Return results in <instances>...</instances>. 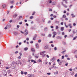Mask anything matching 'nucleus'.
I'll return each instance as SVG.
<instances>
[{
    "mask_svg": "<svg viewBox=\"0 0 77 77\" xmlns=\"http://www.w3.org/2000/svg\"><path fill=\"white\" fill-rule=\"evenodd\" d=\"M24 32L25 33L24 35L25 36H26V35H28V33H29V31H28V30H27V29H26L24 31Z\"/></svg>",
    "mask_w": 77,
    "mask_h": 77,
    "instance_id": "1",
    "label": "nucleus"
},
{
    "mask_svg": "<svg viewBox=\"0 0 77 77\" xmlns=\"http://www.w3.org/2000/svg\"><path fill=\"white\" fill-rule=\"evenodd\" d=\"M3 74L4 76H7V72L5 70L3 71Z\"/></svg>",
    "mask_w": 77,
    "mask_h": 77,
    "instance_id": "2",
    "label": "nucleus"
},
{
    "mask_svg": "<svg viewBox=\"0 0 77 77\" xmlns=\"http://www.w3.org/2000/svg\"><path fill=\"white\" fill-rule=\"evenodd\" d=\"M16 65L14 63H12L11 64V67H12V69H14L15 68Z\"/></svg>",
    "mask_w": 77,
    "mask_h": 77,
    "instance_id": "3",
    "label": "nucleus"
},
{
    "mask_svg": "<svg viewBox=\"0 0 77 77\" xmlns=\"http://www.w3.org/2000/svg\"><path fill=\"white\" fill-rule=\"evenodd\" d=\"M72 52L74 54H77V50H73L72 51Z\"/></svg>",
    "mask_w": 77,
    "mask_h": 77,
    "instance_id": "4",
    "label": "nucleus"
},
{
    "mask_svg": "<svg viewBox=\"0 0 77 77\" xmlns=\"http://www.w3.org/2000/svg\"><path fill=\"white\" fill-rule=\"evenodd\" d=\"M53 33L54 35L53 36V38H55V35H56L57 33L55 32H54Z\"/></svg>",
    "mask_w": 77,
    "mask_h": 77,
    "instance_id": "5",
    "label": "nucleus"
},
{
    "mask_svg": "<svg viewBox=\"0 0 77 77\" xmlns=\"http://www.w3.org/2000/svg\"><path fill=\"white\" fill-rule=\"evenodd\" d=\"M45 51H43L42 52H41L40 53V55H41V56H42V55H43V54H45Z\"/></svg>",
    "mask_w": 77,
    "mask_h": 77,
    "instance_id": "6",
    "label": "nucleus"
},
{
    "mask_svg": "<svg viewBox=\"0 0 77 77\" xmlns=\"http://www.w3.org/2000/svg\"><path fill=\"white\" fill-rule=\"evenodd\" d=\"M6 26L7 27L8 29H10L11 28V25L9 24H7Z\"/></svg>",
    "mask_w": 77,
    "mask_h": 77,
    "instance_id": "7",
    "label": "nucleus"
},
{
    "mask_svg": "<svg viewBox=\"0 0 77 77\" xmlns=\"http://www.w3.org/2000/svg\"><path fill=\"white\" fill-rule=\"evenodd\" d=\"M14 35L15 36H17L18 33L16 31H14Z\"/></svg>",
    "mask_w": 77,
    "mask_h": 77,
    "instance_id": "8",
    "label": "nucleus"
},
{
    "mask_svg": "<svg viewBox=\"0 0 77 77\" xmlns=\"http://www.w3.org/2000/svg\"><path fill=\"white\" fill-rule=\"evenodd\" d=\"M57 39H61L62 38V37H61V36L58 35L57 37Z\"/></svg>",
    "mask_w": 77,
    "mask_h": 77,
    "instance_id": "9",
    "label": "nucleus"
},
{
    "mask_svg": "<svg viewBox=\"0 0 77 77\" xmlns=\"http://www.w3.org/2000/svg\"><path fill=\"white\" fill-rule=\"evenodd\" d=\"M35 46L38 49L39 48V45H38V43H36L35 44Z\"/></svg>",
    "mask_w": 77,
    "mask_h": 77,
    "instance_id": "10",
    "label": "nucleus"
},
{
    "mask_svg": "<svg viewBox=\"0 0 77 77\" xmlns=\"http://www.w3.org/2000/svg\"><path fill=\"white\" fill-rule=\"evenodd\" d=\"M51 68H54L55 69H57L58 68L56 66H53L51 67Z\"/></svg>",
    "mask_w": 77,
    "mask_h": 77,
    "instance_id": "11",
    "label": "nucleus"
},
{
    "mask_svg": "<svg viewBox=\"0 0 77 77\" xmlns=\"http://www.w3.org/2000/svg\"><path fill=\"white\" fill-rule=\"evenodd\" d=\"M68 26H69V27L70 29H71V28L72 27V26H71V23H69V24L68 25Z\"/></svg>",
    "mask_w": 77,
    "mask_h": 77,
    "instance_id": "12",
    "label": "nucleus"
},
{
    "mask_svg": "<svg viewBox=\"0 0 77 77\" xmlns=\"http://www.w3.org/2000/svg\"><path fill=\"white\" fill-rule=\"evenodd\" d=\"M52 5H55L56 4V2H53L52 3Z\"/></svg>",
    "mask_w": 77,
    "mask_h": 77,
    "instance_id": "13",
    "label": "nucleus"
},
{
    "mask_svg": "<svg viewBox=\"0 0 77 77\" xmlns=\"http://www.w3.org/2000/svg\"><path fill=\"white\" fill-rule=\"evenodd\" d=\"M51 61L52 62H54V57H53L51 59Z\"/></svg>",
    "mask_w": 77,
    "mask_h": 77,
    "instance_id": "14",
    "label": "nucleus"
},
{
    "mask_svg": "<svg viewBox=\"0 0 77 77\" xmlns=\"http://www.w3.org/2000/svg\"><path fill=\"white\" fill-rule=\"evenodd\" d=\"M35 57L36 58H38L39 57V55L38 54H35Z\"/></svg>",
    "mask_w": 77,
    "mask_h": 77,
    "instance_id": "15",
    "label": "nucleus"
},
{
    "mask_svg": "<svg viewBox=\"0 0 77 77\" xmlns=\"http://www.w3.org/2000/svg\"><path fill=\"white\" fill-rule=\"evenodd\" d=\"M45 49H48V46L46 45L44 47Z\"/></svg>",
    "mask_w": 77,
    "mask_h": 77,
    "instance_id": "16",
    "label": "nucleus"
},
{
    "mask_svg": "<svg viewBox=\"0 0 77 77\" xmlns=\"http://www.w3.org/2000/svg\"><path fill=\"white\" fill-rule=\"evenodd\" d=\"M63 30H64V27H61L60 29L61 31H63Z\"/></svg>",
    "mask_w": 77,
    "mask_h": 77,
    "instance_id": "17",
    "label": "nucleus"
},
{
    "mask_svg": "<svg viewBox=\"0 0 77 77\" xmlns=\"http://www.w3.org/2000/svg\"><path fill=\"white\" fill-rule=\"evenodd\" d=\"M71 15L72 16V18H74V17H75V15H74V14H71Z\"/></svg>",
    "mask_w": 77,
    "mask_h": 77,
    "instance_id": "18",
    "label": "nucleus"
},
{
    "mask_svg": "<svg viewBox=\"0 0 77 77\" xmlns=\"http://www.w3.org/2000/svg\"><path fill=\"white\" fill-rule=\"evenodd\" d=\"M44 31H47L48 30V28H45L44 29Z\"/></svg>",
    "mask_w": 77,
    "mask_h": 77,
    "instance_id": "19",
    "label": "nucleus"
},
{
    "mask_svg": "<svg viewBox=\"0 0 77 77\" xmlns=\"http://www.w3.org/2000/svg\"><path fill=\"white\" fill-rule=\"evenodd\" d=\"M14 3V1H10V3H11V4H13Z\"/></svg>",
    "mask_w": 77,
    "mask_h": 77,
    "instance_id": "20",
    "label": "nucleus"
},
{
    "mask_svg": "<svg viewBox=\"0 0 77 77\" xmlns=\"http://www.w3.org/2000/svg\"><path fill=\"white\" fill-rule=\"evenodd\" d=\"M2 6L3 8H5L6 7V5H5V4H3Z\"/></svg>",
    "mask_w": 77,
    "mask_h": 77,
    "instance_id": "21",
    "label": "nucleus"
},
{
    "mask_svg": "<svg viewBox=\"0 0 77 77\" xmlns=\"http://www.w3.org/2000/svg\"><path fill=\"white\" fill-rule=\"evenodd\" d=\"M17 15H18L17 14H15L14 15V18H16V17H17Z\"/></svg>",
    "mask_w": 77,
    "mask_h": 77,
    "instance_id": "22",
    "label": "nucleus"
},
{
    "mask_svg": "<svg viewBox=\"0 0 77 77\" xmlns=\"http://www.w3.org/2000/svg\"><path fill=\"white\" fill-rule=\"evenodd\" d=\"M28 50V48H24V50L25 51H27Z\"/></svg>",
    "mask_w": 77,
    "mask_h": 77,
    "instance_id": "23",
    "label": "nucleus"
},
{
    "mask_svg": "<svg viewBox=\"0 0 77 77\" xmlns=\"http://www.w3.org/2000/svg\"><path fill=\"white\" fill-rule=\"evenodd\" d=\"M6 68L7 69H8L10 68V67H9V66H6Z\"/></svg>",
    "mask_w": 77,
    "mask_h": 77,
    "instance_id": "24",
    "label": "nucleus"
},
{
    "mask_svg": "<svg viewBox=\"0 0 77 77\" xmlns=\"http://www.w3.org/2000/svg\"><path fill=\"white\" fill-rule=\"evenodd\" d=\"M31 51H35V49L34 48H32L31 49Z\"/></svg>",
    "mask_w": 77,
    "mask_h": 77,
    "instance_id": "25",
    "label": "nucleus"
},
{
    "mask_svg": "<svg viewBox=\"0 0 77 77\" xmlns=\"http://www.w3.org/2000/svg\"><path fill=\"white\" fill-rule=\"evenodd\" d=\"M66 51H63L62 52H61V53H62V54H64V53H65V52Z\"/></svg>",
    "mask_w": 77,
    "mask_h": 77,
    "instance_id": "26",
    "label": "nucleus"
},
{
    "mask_svg": "<svg viewBox=\"0 0 77 77\" xmlns=\"http://www.w3.org/2000/svg\"><path fill=\"white\" fill-rule=\"evenodd\" d=\"M58 74V71H57L56 72H54V74Z\"/></svg>",
    "mask_w": 77,
    "mask_h": 77,
    "instance_id": "27",
    "label": "nucleus"
},
{
    "mask_svg": "<svg viewBox=\"0 0 77 77\" xmlns=\"http://www.w3.org/2000/svg\"><path fill=\"white\" fill-rule=\"evenodd\" d=\"M28 77H31L32 76L31 74H28L27 75Z\"/></svg>",
    "mask_w": 77,
    "mask_h": 77,
    "instance_id": "28",
    "label": "nucleus"
},
{
    "mask_svg": "<svg viewBox=\"0 0 77 77\" xmlns=\"http://www.w3.org/2000/svg\"><path fill=\"white\" fill-rule=\"evenodd\" d=\"M59 23V21H57L56 20L55 21V23H56L57 24H58Z\"/></svg>",
    "mask_w": 77,
    "mask_h": 77,
    "instance_id": "29",
    "label": "nucleus"
},
{
    "mask_svg": "<svg viewBox=\"0 0 77 77\" xmlns=\"http://www.w3.org/2000/svg\"><path fill=\"white\" fill-rule=\"evenodd\" d=\"M38 62H42V61H41L40 59H39L38 60Z\"/></svg>",
    "mask_w": 77,
    "mask_h": 77,
    "instance_id": "30",
    "label": "nucleus"
},
{
    "mask_svg": "<svg viewBox=\"0 0 77 77\" xmlns=\"http://www.w3.org/2000/svg\"><path fill=\"white\" fill-rule=\"evenodd\" d=\"M77 38V36H76L75 37H74L73 38V40H75V39H76V38Z\"/></svg>",
    "mask_w": 77,
    "mask_h": 77,
    "instance_id": "31",
    "label": "nucleus"
},
{
    "mask_svg": "<svg viewBox=\"0 0 77 77\" xmlns=\"http://www.w3.org/2000/svg\"><path fill=\"white\" fill-rule=\"evenodd\" d=\"M38 42H39V43H40L41 42V39L40 40H38Z\"/></svg>",
    "mask_w": 77,
    "mask_h": 77,
    "instance_id": "32",
    "label": "nucleus"
},
{
    "mask_svg": "<svg viewBox=\"0 0 77 77\" xmlns=\"http://www.w3.org/2000/svg\"><path fill=\"white\" fill-rule=\"evenodd\" d=\"M21 74L22 75H23V74H24V72L23 71H21Z\"/></svg>",
    "mask_w": 77,
    "mask_h": 77,
    "instance_id": "33",
    "label": "nucleus"
},
{
    "mask_svg": "<svg viewBox=\"0 0 77 77\" xmlns=\"http://www.w3.org/2000/svg\"><path fill=\"white\" fill-rule=\"evenodd\" d=\"M51 35L50 34H49L48 35V37H51Z\"/></svg>",
    "mask_w": 77,
    "mask_h": 77,
    "instance_id": "34",
    "label": "nucleus"
},
{
    "mask_svg": "<svg viewBox=\"0 0 77 77\" xmlns=\"http://www.w3.org/2000/svg\"><path fill=\"white\" fill-rule=\"evenodd\" d=\"M30 19H31H31H32L33 18V16H31L30 17Z\"/></svg>",
    "mask_w": 77,
    "mask_h": 77,
    "instance_id": "35",
    "label": "nucleus"
},
{
    "mask_svg": "<svg viewBox=\"0 0 77 77\" xmlns=\"http://www.w3.org/2000/svg\"><path fill=\"white\" fill-rule=\"evenodd\" d=\"M24 74H25V75H27V72H25L24 73Z\"/></svg>",
    "mask_w": 77,
    "mask_h": 77,
    "instance_id": "36",
    "label": "nucleus"
},
{
    "mask_svg": "<svg viewBox=\"0 0 77 77\" xmlns=\"http://www.w3.org/2000/svg\"><path fill=\"white\" fill-rule=\"evenodd\" d=\"M54 50L55 51H56V50H57V48L56 47H55L54 48Z\"/></svg>",
    "mask_w": 77,
    "mask_h": 77,
    "instance_id": "37",
    "label": "nucleus"
},
{
    "mask_svg": "<svg viewBox=\"0 0 77 77\" xmlns=\"http://www.w3.org/2000/svg\"><path fill=\"white\" fill-rule=\"evenodd\" d=\"M58 29H59V27L58 26H56V30Z\"/></svg>",
    "mask_w": 77,
    "mask_h": 77,
    "instance_id": "38",
    "label": "nucleus"
},
{
    "mask_svg": "<svg viewBox=\"0 0 77 77\" xmlns=\"http://www.w3.org/2000/svg\"><path fill=\"white\" fill-rule=\"evenodd\" d=\"M72 33H73L74 34H75V33H76V32H75L73 30L72 31Z\"/></svg>",
    "mask_w": 77,
    "mask_h": 77,
    "instance_id": "39",
    "label": "nucleus"
},
{
    "mask_svg": "<svg viewBox=\"0 0 77 77\" xmlns=\"http://www.w3.org/2000/svg\"><path fill=\"white\" fill-rule=\"evenodd\" d=\"M63 6H64L65 8H67V6L65 5H63Z\"/></svg>",
    "mask_w": 77,
    "mask_h": 77,
    "instance_id": "40",
    "label": "nucleus"
},
{
    "mask_svg": "<svg viewBox=\"0 0 77 77\" xmlns=\"http://www.w3.org/2000/svg\"><path fill=\"white\" fill-rule=\"evenodd\" d=\"M63 44H64V45H66V42H63Z\"/></svg>",
    "mask_w": 77,
    "mask_h": 77,
    "instance_id": "41",
    "label": "nucleus"
},
{
    "mask_svg": "<svg viewBox=\"0 0 77 77\" xmlns=\"http://www.w3.org/2000/svg\"><path fill=\"white\" fill-rule=\"evenodd\" d=\"M63 18H66V16H65V14H64L63 15Z\"/></svg>",
    "mask_w": 77,
    "mask_h": 77,
    "instance_id": "42",
    "label": "nucleus"
},
{
    "mask_svg": "<svg viewBox=\"0 0 77 77\" xmlns=\"http://www.w3.org/2000/svg\"><path fill=\"white\" fill-rule=\"evenodd\" d=\"M58 35H60V32L58 31Z\"/></svg>",
    "mask_w": 77,
    "mask_h": 77,
    "instance_id": "43",
    "label": "nucleus"
},
{
    "mask_svg": "<svg viewBox=\"0 0 77 77\" xmlns=\"http://www.w3.org/2000/svg\"><path fill=\"white\" fill-rule=\"evenodd\" d=\"M64 56H62V59H64Z\"/></svg>",
    "mask_w": 77,
    "mask_h": 77,
    "instance_id": "44",
    "label": "nucleus"
},
{
    "mask_svg": "<svg viewBox=\"0 0 77 77\" xmlns=\"http://www.w3.org/2000/svg\"><path fill=\"white\" fill-rule=\"evenodd\" d=\"M42 21H43V23H44V22H45V19H43L42 20Z\"/></svg>",
    "mask_w": 77,
    "mask_h": 77,
    "instance_id": "45",
    "label": "nucleus"
},
{
    "mask_svg": "<svg viewBox=\"0 0 77 77\" xmlns=\"http://www.w3.org/2000/svg\"><path fill=\"white\" fill-rule=\"evenodd\" d=\"M68 32H70L71 31V29H69L68 30Z\"/></svg>",
    "mask_w": 77,
    "mask_h": 77,
    "instance_id": "46",
    "label": "nucleus"
},
{
    "mask_svg": "<svg viewBox=\"0 0 77 77\" xmlns=\"http://www.w3.org/2000/svg\"><path fill=\"white\" fill-rule=\"evenodd\" d=\"M23 18V16H20L19 17V19H20L21 18Z\"/></svg>",
    "mask_w": 77,
    "mask_h": 77,
    "instance_id": "47",
    "label": "nucleus"
},
{
    "mask_svg": "<svg viewBox=\"0 0 77 77\" xmlns=\"http://www.w3.org/2000/svg\"><path fill=\"white\" fill-rule=\"evenodd\" d=\"M18 59H21V57L20 56H19L18 57Z\"/></svg>",
    "mask_w": 77,
    "mask_h": 77,
    "instance_id": "48",
    "label": "nucleus"
},
{
    "mask_svg": "<svg viewBox=\"0 0 77 77\" xmlns=\"http://www.w3.org/2000/svg\"><path fill=\"white\" fill-rule=\"evenodd\" d=\"M37 36V35H35L34 36V38H36V37Z\"/></svg>",
    "mask_w": 77,
    "mask_h": 77,
    "instance_id": "49",
    "label": "nucleus"
},
{
    "mask_svg": "<svg viewBox=\"0 0 77 77\" xmlns=\"http://www.w3.org/2000/svg\"><path fill=\"white\" fill-rule=\"evenodd\" d=\"M68 63H67L66 64H65V65L66 66H68Z\"/></svg>",
    "mask_w": 77,
    "mask_h": 77,
    "instance_id": "50",
    "label": "nucleus"
},
{
    "mask_svg": "<svg viewBox=\"0 0 77 77\" xmlns=\"http://www.w3.org/2000/svg\"><path fill=\"white\" fill-rule=\"evenodd\" d=\"M34 60H31V62H34Z\"/></svg>",
    "mask_w": 77,
    "mask_h": 77,
    "instance_id": "51",
    "label": "nucleus"
},
{
    "mask_svg": "<svg viewBox=\"0 0 77 77\" xmlns=\"http://www.w3.org/2000/svg\"><path fill=\"white\" fill-rule=\"evenodd\" d=\"M10 72H11V70H8V74H9Z\"/></svg>",
    "mask_w": 77,
    "mask_h": 77,
    "instance_id": "52",
    "label": "nucleus"
},
{
    "mask_svg": "<svg viewBox=\"0 0 77 77\" xmlns=\"http://www.w3.org/2000/svg\"><path fill=\"white\" fill-rule=\"evenodd\" d=\"M46 57L47 58H49V57H50L48 56V55H46Z\"/></svg>",
    "mask_w": 77,
    "mask_h": 77,
    "instance_id": "53",
    "label": "nucleus"
},
{
    "mask_svg": "<svg viewBox=\"0 0 77 77\" xmlns=\"http://www.w3.org/2000/svg\"><path fill=\"white\" fill-rule=\"evenodd\" d=\"M45 54H44L42 56V57H45Z\"/></svg>",
    "mask_w": 77,
    "mask_h": 77,
    "instance_id": "54",
    "label": "nucleus"
},
{
    "mask_svg": "<svg viewBox=\"0 0 77 77\" xmlns=\"http://www.w3.org/2000/svg\"><path fill=\"white\" fill-rule=\"evenodd\" d=\"M65 57H68V55L66 54L65 55Z\"/></svg>",
    "mask_w": 77,
    "mask_h": 77,
    "instance_id": "55",
    "label": "nucleus"
},
{
    "mask_svg": "<svg viewBox=\"0 0 77 77\" xmlns=\"http://www.w3.org/2000/svg\"><path fill=\"white\" fill-rule=\"evenodd\" d=\"M73 25L74 26H76V24H75V23H74L73 24Z\"/></svg>",
    "mask_w": 77,
    "mask_h": 77,
    "instance_id": "56",
    "label": "nucleus"
},
{
    "mask_svg": "<svg viewBox=\"0 0 77 77\" xmlns=\"http://www.w3.org/2000/svg\"><path fill=\"white\" fill-rule=\"evenodd\" d=\"M47 74H48V75H50V74H51V73H47Z\"/></svg>",
    "mask_w": 77,
    "mask_h": 77,
    "instance_id": "57",
    "label": "nucleus"
},
{
    "mask_svg": "<svg viewBox=\"0 0 77 77\" xmlns=\"http://www.w3.org/2000/svg\"><path fill=\"white\" fill-rule=\"evenodd\" d=\"M19 54L20 56H22V53L21 52H20Z\"/></svg>",
    "mask_w": 77,
    "mask_h": 77,
    "instance_id": "58",
    "label": "nucleus"
},
{
    "mask_svg": "<svg viewBox=\"0 0 77 77\" xmlns=\"http://www.w3.org/2000/svg\"><path fill=\"white\" fill-rule=\"evenodd\" d=\"M67 60H70V58H67Z\"/></svg>",
    "mask_w": 77,
    "mask_h": 77,
    "instance_id": "59",
    "label": "nucleus"
},
{
    "mask_svg": "<svg viewBox=\"0 0 77 77\" xmlns=\"http://www.w3.org/2000/svg\"><path fill=\"white\" fill-rule=\"evenodd\" d=\"M8 29V28L7 26H6L5 28V30H6Z\"/></svg>",
    "mask_w": 77,
    "mask_h": 77,
    "instance_id": "60",
    "label": "nucleus"
},
{
    "mask_svg": "<svg viewBox=\"0 0 77 77\" xmlns=\"http://www.w3.org/2000/svg\"><path fill=\"white\" fill-rule=\"evenodd\" d=\"M26 41H29V38H26Z\"/></svg>",
    "mask_w": 77,
    "mask_h": 77,
    "instance_id": "61",
    "label": "nucleus"
},
{
    "mask_svg": "<svg viewBox=\"0 0 77 77\" xmlns=\"http://www.w3.org/2000/svg\"><path fill=\"white\" fill-rule=\"evenodd\" d=\"M52 3V1L51 0H50L49 2V3Z\"/></svg>",
    "mask_w": 77,
    "mask_h": 77,
    "instance_id": "62",
    "label": "nucleus"
},
{
    "mask_svg": "<svg viewBox=\"0 0 77 77\" xmlns=\"http://www.w3.org/2000/svg\"><path fill=\"white\" fill-rule=\"evenodd\" d=\"M51 47H54V45H53V44H51Z\"/></svg>",
    "mask_w": 77,
    "mask_h": 77,
    "instance_id": "63",
    "label": "nucleus"
},
{
    "mask_svg": "<svg viewBox=\"0 0 77 77\" xmlns=\"http://www.w3.org/2000/svg\"><path fill=\"white\" fill-rule=\"evenodd\" d=\"M12 20H11L10 21H9V23H12Z\"/></svg>",
    "mask_w": 77,
    "mask_h": 77,
    "instance_id": "64",
    "label": "nucleus"
}]
</instances>
